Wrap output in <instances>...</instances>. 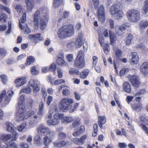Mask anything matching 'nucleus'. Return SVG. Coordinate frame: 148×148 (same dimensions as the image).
I'll use <instances>...</instances> for the list:
<instances>
[{
	"instance_id": "obj_1",
	"label": "nucleus",
	"mask_w": 148,
	"mask_h": 148,
	"mask_svg": "<svg viewBox=\"0 0 148 148\" xmlns=\"http://www.w3.org/2000/svg\"><path fill=\"white\" fill-rule=\"evenodd\" d=\"M74 32V27L72 25H65L60 28L57 34L60 38H63L72 36Z\"/></svg>"
},
{
	"instance_id": "obj_2",
	"label": "nucleus",
	"mask_w": 148,
	"mask_h": 148,
	"mask_svg": "<svg viewBox=\"0 0 148 148\" xmlns=\"http://www.w3.org/2000/svg\"><path fill=\"white\" fill-rule=\"evenodd\" d=\"M24 100V96L21 95L19 97L18 101V106L17 107L16 114V121H23L24 115L25 113L26 108L23 102Z\"/></svg>"
},
{
	"instance_id": "obj_3",
	"label": "nucleus",
	"mask_w": 148,
	"mask_h": 148,
	"mask_svg": "<svg viewBox=\"0 0 148 148\" xmlns=\"http://www.w3.org/2000/svg\"><path fill=\"white\" fill-rule=\"evenodd\" d=\"M123 5L121 3L118 2L111 6L110 12L112 16L116 19H120L123 15V13L122 10Z\"/></svg>"
},
{
	"instance_id": "obj_4",
	"label": "nucleus",
	"mask_w": 148,
	"mask_h": 148,
	"mask_svg": "<svg viewBox=\"0 0 148 148\" xmlns=\"http://www.w3.org/2000/svg\"><path fill=\"white\" fill-rule=\"evenodd\" d=\"M14 93L12 91H9L7 92L5 90L1 91L0 94V103L4 102L5 104H8Z\"/></svg>"
},
{
	"instance_id": "obj_5",
	"label": "nucleus",
	"mask_w": 148,
	"mask_h": 148,
	"mask_svg": "<svg viewBox=\"0 0 148 148\" xmlns=\"http://www.w3.org/2000/svg\"><path fill=\"white\" fill-rule=\"evenodd\" d=\"M74 103L73 99L69 98H62L60 102V109L63 111H66L70 109V105Z\"/></svg>"
},
{
	"instance_id": "obj_6",
	"label": "nucleus",
	"mask_w": 148,
	"mask_h": 148,
	"mask_svg": "<svg viewBox=\"0 0 148 148\" xmlns=\"http://www.w3.org/2000/svg\"><path fill=\"white\" fill-rule=\"evenodd\" d=\"M127 15L129 20L133 22L138 21L140 18L139 12L136 10H132L128 11Z\"/></svg>"
},
{
	"instance_id": "obj_7",
	"label": "nucleus",
	"mask_w": 148,
	"mask_h": 148,
	"mask_svg": "<svg viewBox=\"0 0 148 148\" xmlns=\"http://www.w3.org/2000/svg\"><path fill=\"white\" fill-rule=\"evenodd\" d=\"M55 111L56 113L54 114L53 118L51 119H49L47 121V124L48 125H56L58 123L59 119H61L62 117V114H59L58 113L57 109H55Z\"/></svg>"
},
{
	"instance_id": "obj_8",
	"label": "nucleus",
	"mask_w": 148,
	"mask_h": 148,
	"mask_svg": "<svg viewBox=\"0 0 148 148\" xmlns=\"http://www.w3.org/2000/svg\"><path fill=\"white\" fill-rule=\"evenodd\" d=\"M29 84L33 88L34 93H37L40 89V82L38 80L32 79L29 80Z\"/></svg>"
},
{
	"instance_id": "obj_9",
	"label": "nucleus",
	"mask_w": 148,
	"mask_h": 148,
	"mask_svg": "<svg viewBox=\"0 0 148 148\" xmlns=\"http://www.w3.org/2000/svg\"><path fill=\"white\" fill-rule=\"evenodd\" d=\"M98 18L99 21L101 22H104L105 21L106 18L105 17L104 7L101 5L98 8L97 12Z\"/></svg>"
},
{
	"instance_id": "obj_10",
	"label": "nucleus",
	"mask_w": 148,
	"mask_h": 148,
	"mask_svg": "<svg viewBox=\"0 0 148 148\" xmlns=\"http://www.w3.org/2000/svg\"><path fill=\"white\" fill-rule=\"evenodd\" d=\"M48 16L47 14H44L40 18V28L41 30H43L47 27L46 21L48 20Z\"/></svg>"
},
{
	"instance_id": "obj_11",
	"label": "nucleus",
	"mask_w": 148,
	"mask_h": 148,
	"mask_svg": "<svg viewBox=\"0 0 148 148\" xmlns=\"http://www.w3.org/2000/svg\"><path fill=\"white\" fill-rule=\"evenodd\" d=\"M140 120V127L142 129L144 130L145 133L147 134H148V128L147 126L142 124V123H145L148 125V120L146 118L143 116H141L139 118Z\"/></svg>"
},
{
	"instance_id": "obj_12",
	"label": "nucleus",
	"mask_w": 148,
	"mask_h": 148,
	"mask_svg": "<svg viewBox=\"0 0 148 148\" xmlns=\"http://www.w3.org/2000/svg\"><path fill=\"white\" fill-rule=\"evenodd\" d=\"M49 128L42 125H40L37 129L38 133L39 135L44 136L48 134Z\"/></svg>"
},
{
	"instance_id": "obj_13",
	"label": "nucleus",
	"mask_w": 148,
	"mask_h": 148,
	"mask_svg": "<svg viewBox=\"0 0 148 148\" xmlns=\"http://www.w3.org/2000/svg\"><path fill=\"white\" fill-rule=\"evenodd\" d=\"M41 34L38 33L35 35H29L28 38L30 39L33 40L36 43L39 42L44 39L43 37L41 36Z\"/></svg>"
},
{
	"instance_id": "obj_14",
	"label": "nucleus",
	"mask_w": 148,
	"mask_h": 148,
	"mask_svg": "<svg viewBox=\"0 0 148 148\" xmlns=\"http://www.w3.org/2000/svg\"><path fill=\"white\" fill-rule=\"evenodd\" d=\"M56 62L58 64L62 66H67L68 64L64 60V56L63 53H60L56 60Z\"/></svg>"
},
{
	"instance_id": "obj_15",
	"label": "nucleus",
	"mask_w": 148,
	"mask_h": 148,
	"mask_svg": "<svg viewBox=\"0 0 148 148\" xmlns=\"http://www.w3.org/2000/svg\"><path fill=\"white\" fill-rule=\"evenodd\" d=\"M130 81L133 86L135 87H137L140 83L139 77L136 75H134L130 77Z\"/></svg>"
},
{
	"instance_id": "obj_16",
	"label": "nucleus",
	"mask_w": 148,
	"mask_h": 148,
	"mask_svg": "<svg viewBox=\"0 0 148 148\" xmlns=\"http://www.w3.org/2000/svg\"><path fill=\"white\" fill-rule=\"evenodd\" d=\"M140 70L143 75H147L148 73V62H143L140 67Z\"/></svg>"
},
{
	"instance_id": "obj_17",
	"label": "nucleus",
	"mask_w": 148,
	"mask_h": 148,
	"mask_svg": "<svg viewBox=\"0 0 148 148\" xmlns=\"http://www.w3.org/2000/svg\"><path fill=\"white\" fill-rule=\"evenodd\" d=\"M40 15L39 11H36L34 15V25L36 29H38L39 26V22L38 20V18Z\"/></svg>"
},
{
	"instance_id": "obj_18",
	"label": "nucleus",
	"mask_w": 148,
	"mask_h": 148,
	"mask_svg": "<svg viewBox=\"0 0 148 148\" xmlns=\"http://www.w3.org/2000/svg\"><path fill=\"white\" fill-rule=\"evenodd\" d=\"M127 26L129 27V26H127L125 24H123L120 27H118V26L116 27L115 29L116 33L119 36L122 35L123 34V31L126 29L127 27Z\"/></svg>"
},
{
	"instance_id": "obj_19",
	"label": "nucleus",
	"mask_w": 148,
	"mask_h": 148,
	"mask_svg": "<svg viewBox=\"0 0 148 148\" xmlns=\"http://www.w3.org/2000/svg\"><path fill=\"white\" fill-rule=\"evenodd\" d=\"M74 66L75 67L77 68H83L84 66V64L82 62L81 60L78 58L77 55L74 61Z\"/></svg>"
},
{
	"instance_id": "obj_20",
	"label": "nucleus",
	"mask_w": 148,
	"mask_h": 148,
	"mask_svg": "<svg viewBox=\"0 0 148 148\" xmlns=\"http://www.w3.org/2000/svg\"><path fill=\"white\" fill-rule=\"evenodd\" d=\"M130 55L132 56L130 63L132 64H135L138 62L139 58L136 52H132Z\"/></svg>"
},
{
	"instance_id": "obj_21",
	"label": "nucleus",
	"mask_w": 148,
	"mask_h": 148,
	"mask_svg": "<svg viewBox=\"0 0 148 148\" xmlns=\"http://www.w3.org/2000/svg\"><path fill=\"white\" fill-rule=\"evenodd\" d=\"M19 26L20 29L22 30H23L25 34H29L31 32V30L27 26V24H24L23 25L21 24L20 22Z\"/></svg>"
},
{
	"instance_id": "obj_22",
	"label": "nucleus",
	"mask_w": 148,
	"mask_h": 148,
	"mask_svg": "<svg viewBox=\"0 0 148 148\" xmlns=\"http://www.w3.org/2000/svg\"><path fill=\"white\" fill-rule=\"evenodd\" d=\"M26 82V78L25 77L17 79L15 81V82L16 84V86L17 87H19V86L23 85L24 84H25Z\"/></svg>"
},
{
	"instance_id": "obj_23",
	"label": "nucleus",
	"mask_w": 148,
	"mask_h": 148,
	"mask_svg": "<svg viewBox=\"0 0 148 148\" xmlns=\"http://www.w3.org/2000/svg\"><path fill=\"white\" fill-rule=\"evenodd\" d=\"M5 125L7 131L9 132H12V134L13 130H15L16 129L15 126L10 122H8H8H6Z\"/></svg>"
},
{
	"instance_id": "obj_24",
	"label": "nucleus",
	"mask_w": 148,
	"mask_h": 148,
	"mask_svg": "<svg viewBox=\"0 0 148 148\" xmlns=\"http://www.w3.org/2000/svg\"><path fill=\"white\" fill-rule=\"evenodd\" d=\"M27 9L28 11H32L34 6V0H25Z\"/></svg>"
},
{
	"instance_id": "obj_25",
	"label": "nucleus",
	"mask_w": 148,
	"mask_h": 148,
	"mask_svg": "<svg viewBox=\"0 0 148 148\" xmlns=\"http://www.w3.org/2000/svg\"><path fill=\"white\" fill-rule=\"evenodd\" d=\"M63 116L62 118L61 119V121L63 123H69L71 122L73 120V118L71 116H67L64 117V115L62 114Z\"/></svg>"
},
{
	"instance_id": "obj_26",
	"label": "nucleus",
	"mask_w": 148,
	"mask_h": 148,
	"mask_svg": "<svg viewBox=\"0 0 148 148\" xmlns=\"http://www.w3.org/2000/svg\"><path fill=\"white\" fill-rule=\"evenodd\" d=\"M69 143V141L66 142L65 141H61L60 142H54L53 143V144L55 147L60 148L64 147L65 145H67Z\"/></svg>"
},
{
	"instance_id": "obj_27",
	"label": "nucleus",
	"mask_w": 148,
	"mask_h": 148,
	"mask_svg": "<svg viewBox=\"0 0 148 148\" xmlns=\"http://www.w3.org/2000/svg\"><path fill=\"white\" fill-rule=\"evenodd\" d=\"M84 53L82 50H80L78 51L77 55L82 62L85 66Z\"/></svg>"
},
{
	"instance_id": "obj_28",
	"label": "nucleus",
	"mask_w": 148,
	"mask_h": 148,
	"mask_svg": "<svg viewBox=\"0 0 148 148\" xmlns=\"http://www.w3.org/2000/svg\"><path fill=\"white\" fill-rule=\"evenodd\" d=\"M123 89L127 92H130L131 91V85L127 82H125L123 84Z\"/></svg>"
},
{
	"instance_id": "obj_29",
	"label": "nucleus",
	"mask_w": 148,
	"mask_h": 148,
	"mask_svg": "<svg viewBox=\"0 0 148 148\" xmlns=\"http://www.w3.org/2000/svg\"><path fill=\"white\" fill-rule=\"evenodd\" d=\"M148 11V0H146L144 2V5L142 8L143 14H146Z\"/></svg>"
},
{
	"instance_id": "obj_30",
	"label": "nucleus",
	"mask_w": 148,
	"mask_h": 148,
	"mask_svg": "<svg viewBox=\"0 0 148 148\" xmlns=\"http://www.w3.org/2000/svg\"><path fill=\"white\" fill-rule=\"evenodd\" d=\"M139 29L140 30L143 29L144 28H146L148 26V21L143 20L140 21L139 24Z\"/></svg>"
},
{
	"instance_id": "obj_31",
	"label": "nucleus",
	"mask_w": 148,
	"mask_h": 148,
	"mask_svg": "<svg viewBox=\"0 0 148 148\" xmlns=\"http://www.w3.org/2000/svg\"><path fill=\"white\" fill-rule=\"evenodd\" d=\"M133 39V36L131 34H129L127 36L125 40V44L126 45H130L132 42V41Z\"/></svg>"
},
{
	"instance_id": "obj_32",
	"label": "nucleus",
	"mask_w": 148,
	"mask_h": 148,
	"mask_svg": "<svg viewBox=\"0 0 148 148\" xmlns=\"http://www.w3.org/2000/svg\"><path fill=\"white\" fill-rule=\"evenodd\" d=\"M43 140L44 145L47 146L52 142L51 139V138H49V137L48 136H45L43 138Z\"/></svg>"
},
{
	"instance_id": "obj_33",
	"label": "nucleus",
	"mask_w": 148,
	"mask_h": 148,
	"mask_svg": "<svg viewBox=\"0 0 148 148\" xmlns=\"http://www.w3.org/2000/svg\"><path fill=\"white\" fill-rule=\"evenodd\" d=\"M34 113V112L33 111H29L26 112L25 111V113L24 115L23 120L24 121L25 119L29 118L31 115H33Z\"/></svg>"
},
{
	"instance_id": "obj_34",
	"label": "nucleus",
	"mask_w": 148,
	"mask_h": 148,
	"mask_svg": "<svg viewBox=\"0 0 148 148\" xmlns=\"http://www.w3.org/2000/svg\"><path fill=\"white\" fill-rule=\"evenodd\" d=\"M89 73V71L88 70H84L80 73V77L82 79H85L86 78Z\"/></svg>"
},
{
	"instance_id": "obj_35",
	"label": "nucleus",
	"mask_w": 148,
	"mask_h": 148,
	"mask_svg": "<svg viewBox=\"0 0 148 148\" xmlns=\"http://www.w3.org/2000/svg\"><path fill=\"white\" fill-rule=\"evenodd\" d=\"M38 117V116L37 115H34V116L29 123L30 125L32 126L36 124L37 122Z\"/></svg>"
},
{
	"instance_id": "obj_36",
	"label": "nucleus",
	"mask_w": 148,
	"mask_h": 148,
	"mask_svg": "<svg viewBox=\"0 0 148 148\" xmlns=\"http://www.w3.org/2000/svg\"><path fill=\"white\" fill-rule=\"evenodd\" d=\"M44 104L42 102H40L39 104L38 114L42 115L43 114Z\"/></svg>"
},
{
	"instance_id": "obj_37",
	"label": "nucleus",
	"mask_w": 148,
	"mask_h": 148,
	"mask_svg": "<svg viewBox=\"0 0 148 148\" xmlns=\"http://www.w3.org/2000/svg\"><path fill=\"white\" fill-rule=\"evenodd\" d=\"M35 59L32 56H29L27 58V60L25 64L26 65H29L31 64L32 63L34 62Z\"/></svg>"
},
{
	"instance_id": "obj_38",
	"label": "nucleus",
	"mask_w": 148,
	"mask_h": 148,
	"mask_svg": "<svg viewBox=\"0 0 148 148\" xmlns=\"http://www.w3.org/2000/svg\"><path fill=\"white\" fill-rule=\"evenodd\" d=\"M32 89L29 86H28L24 89H22L20 90V93L25 92V93H29L32 92Z\"/></svg>"
},
{
	"instance_id": "obj_39",
	"label": "nucleus",
	"mask_w": 148,
	"mask_h": 148,
	"mask_svg": "<svg viewBox=\"0 0 148 148\" xmlns=\"http://www.w3.org/2000/svg\"><path fill=\"white\" fill-rule=\"evenodd\" d=\"M109 36L110 39V40L111 44L113 45L114 42L115 35L114 33L111 32V31H109Z\"/></svg>"
},
{
	"instance_id": "obj_40",
	"label": "nucleus",
	"mask_w": 148,
	"mask_h": 148,
	"mask_svg": "<svg viewBox=\"0 0 148 148\" xmlns=\"http://www.w3.org/2000/svg\"><path fill=\"white\" fill-rule=\"evenodd\" d=\"M69 72L70 75H72V74L78 75L79 74V71L77 69L74 68H70L69 71Z\"/></svg>"
},
{
	"instance_id": "obj_41",
	"label": "nucleus",
	"mask_w": 148,
	"mask_h": 148,
	"mask_svg": "<svg viewBox=\"0 0 148 148\" xmlns=\"http://www.w3.org/2000/svg\"><path fill=\"white\" fill-rule=\"evenodd\" d=\"M12 135L10 134H3L1 136V138L4 141H6L8 140H9L11 138Z\"/></svg>"
},
{
	"instance_id": "obj_42",
	"label": "nucleus",
	"mask_w": 148,
	"mask_h": 148,
	"mask_svg": "<svg viewBox=\"0 0 148 148\" xmlns=\"http://www.w3.org/2000/svg\"><path fill=\"white\" fill-rule=\"evenodd\" d=\"M63 0H54L53 5L55 8H58L61 4Z\"/></svg>"
},
{
	"instance_id": "obj_43",
	"label": "nucleus",
	"mask_w": 148,
	"mask_h": 148,
	"mask_svg": "<svg viewBox=\"0 0 148 148\" xmlns=\"http://www.w3.org/2000/svg\"><path fill=\"white\" fill-rule=\"evenodd\" d=\"M82 45V42L79 40L78 37H77L76 39L75 42V46L76 48H79Z\"/></svg>"
},
{
	"instance_id": "obj_44",
	"label": "nucleus",
	"mask_w": 148,
	"mask_h": 148,
	"mask_svg": "<svg viewBox=\"0 0 148 148\" xmlns=\"http://www.w3.org/2000/svg\"><path fill=\"white\" fill-rule=\"evenodd\" d=\"M0 9L1 10H5L8 14H10L11 13V11L8 7L3 5H1V4H0Z\"/></svg>"
},
{
	"instance_id": "obj_45",
	"label": "nucleus",
	"mask_w": 148,
	"mask_h": 148,
	"mask_svg": "<svg viewBox=\"0 0 148 148\" xmlns=\"http://www.w3.org/2000/svg\"><path fill=\"white\" fill-rule=\"evenodd\" d=\"M8 16L5 14H2L0 16V21L2 23H4L6 21Z\"/></svg>"
},
{
	"instance_id": "obj_46",
	"label": "nucleus",
	"mask_w": 148,
	"mask_h": 148,
	"mask_svg": "<svg viewBox=\"0 0 148 148\" xmlns=\"http://www.w3.org/2000/svg\"><path fill=\"white\" fill-rule=\"evenodd\" d=\"M98 121L100 122L103 125H104L106 122V119L105 116H98Z\"/></svg>"
},
{
	"instance_id": "obj_47",
	"label": "nucleus",
	"mask_w": 148,
	"mask_h": 148,
	"mask_svg": "<svg viewBox=\"0 0 148 148\" xmlns=\"http://www.w3.org/2000/svg\"><path fill=\"white\" fill-rule=\"evenodd\" d=\"M26 125L25 123H23L17 127V130L19 132H21L25 129Z\"/></svg>"
},
{
	"instance_id": "obj_48",
	"label": "nucleus",
	"mask_w": 148,
	"mask_h": 148,
	"mask_svg": "<svg viewBox=\"0 0 148 148\" xmlns=\"http://www.w3.org/2000/svg\"><path fill=\"white\" fill-rule=\"evenodd\" d=\"M132 108L136 111H140L142 108V106L139 104H135L134 106H132Z\"/></svg>"
},
{
	"instance_id": "obj_49",
	"label": "nucleus",
	"mask_w": 148,
	"mask_h": 148,
	"mask_svg": "<svg viewBox=\"0 0 148 148\" xmlns=\"http://www.w3.org/2000/svg\"><path fill=\"white\" fill-rule=\"evenodd\" d=\"M66 87V88L63 89L62 91V94L63 95L67 96V95H69L70 93V92L69 89V87Z\"/></svg>"
},
{
	"instance_id": "obj_50",
	"label": "nucleus",
	"mask_w": 148,
	"mask_h": 148,
	"mask_svg": "<svg viewBox=\"0 0 148 148\" xmlns=\"http://www.w3.org/2000/svg\"><path fill=\"white\" fill-rule=\"evenodd\" d=\"M34 140L36 142V143L38 145H40L41 143L40 142L41 138L39 135H36L34 138Z\"/></svg>"
},
{
	"instance_id": "obj_51",
	"label": "nucleus",
	"mask_w": 148,
	"mask_h": 148,
	"mask_svg": "<svg viewBox=\"0 0 148 148\" xmlns=\"http://www.w3.org/2000/svg\"><path fill=\"white\" fill-rule=\"evenodd\" d=\"M0 77L1 79V81L3 84H6L8 81L7 76L5 75H0Z\"/></svg>"
},
{
	"instance_id": "obj_52",
	"label": "nucleus",
	"mask_w": 148,
	"mask_h": 148,
	"mask_svg": "<svg viewBox=\"0 0 148 148\" xmlns=\"http://www.w3.org/2000/svg\"><path fill=\"white\" fill-rule=\"evenodd\" d=\"M66 58L68 62H72L74 59L73 57V54H68L66 56Z\"/></svg>"
},
{
	"instance_id": "obj_53",
	"label": "nucleus",
	"mask_w": 148,
	"mask_h": 148,
	"mask_svg": "<svg viewBox=\"0 0 148 148\" xmlns=\"http://www.w3.org/2000/svg\"><path fill=\"white\" fill-rule=\"evenodd\" d=\"M49 132L48 133V134H49V138H51L52 141V138L54 137L55 136L56 134V132L53 131H50L49 129Z\"/></svg>"
},
{
	"instance_id": "obj_54",
	"label": "nucleus",
	"mask_w": 148,
	"mask_h": 148,
	"mask_svg": "<svg viewBox=\"0 0 148 148\" xmlns=\"http://www.w3.org/2000/svg\"><path fill=\"white\" fill-rule=\"evenodd\" d=\"M16 129L15 130H16ZM12 134L13 135V137L12 139V140L13 141H15L18 138L19 135L18 133H16L15 131V130H14L12 132Z\"/></svg>"
},
{
	"instance_id": "obj_55",
	"label": "nucleus",
	"mask_w": 148,
	"mask_h": 148,
	"mask_svg": "<svg viewBox=\"0 0 148 148\" xmlns=\"http://www.w3.org/2000/svg\"><path fill=\"white\" fill-rule=\"evenodd\" d=\"M110 50V47L108 44H106L103 47V50L106 54H107L108 53Z\"/></svg>"
},
{
	"instance_id": "obj_56",
	"label": "nucleus",
	"mask_w": 148,
	"mask_h": 148,
	"mask_svg": "<svg viewBox=\"0 0 148 148\" xmlns=\"http://www.w3.org/2000/svg\"><path fill=\"white\" fill-rule=\"evenodd\" d=\"M66 137V134L64 132H60L58 134V138L59 139H63Z\"/></svg>"
},
{
	"instance_id": "obj_57",
	"label": "nucleus",
	"mask_w": 148,
	"mask_h": 148,
	"mask_svg": "<svg viewBox=\"0 0 148 148\" xmlns=\"http://www.w3.org/2000/svg\"><path fill=\"white\" fill-rule=\"evenodd\" d=\"M80 125V120L78 119V120H75L72 123V127H77V126L79 125Z\"/></svg>"
},
{
	"instance_id": "obj_58",
	"label": "nucleus",
	"mask_w": 148,
	"mask_h": 148,
	"mask_svg": "<svg viewBox=\"0 0 148 148\" xmlns=\"http://www.w3.org/2000/svg\"><path fill=\"white\" fill-rule=\"evenodd\" d=\"M92 68L93 67H95L96 66V64L98 62V58L96 56H94L92 57Z\"/></svg>"
},
{
	"instance_id": "obj_59",
	"label": "nucleus",
	"mask_w": 148,
	"mask_h": 148,
	"mask_svg": "<svg viewBox=\"0 0 148 148\" xmlns=\"http://www.w3.org/2000/svg\"><path fill=\"white\" fill-rule=\"evenodd\" d=\"M38 70L37 69L36 66H33L32 67L31 69V73L32 75H37V74H38Z\"/></svg>"
},
{
	"instance_id": "obj_60",
	"label": "nucleus",
	"mask_w": 148,
	"mask_h": 148,
	"mask_svg": "<svg viewBox=\"0 0 148 148\" xmlns=\"http://www.w3.org/2000/svg\"><path fill=\"white\" fill-rule=\"evenodd\" d=\"M99 41L101 45H103L104 43V38L102 34H99Z\"/></svg>"
},
{
	"instance_id": "obj_61",
	"label": "nucleus",
	"mask_w": 148,
	"mask_h": 148,
	"mask_svg": "<svg viewBox=\"0 0 148 148\" xmlns=\"http://www.w3.org/2000/svg\"><path fill=\"white\" fill-rule=\"evenodd\" d=\"M73 141L76 144L78 145H81L80 138H74L73 139Z\"/></svg>"
},
{
	"instance_id": "obj_62",
	"label": "nucleus",
	"mask_w": 148,
	"mask_h": 148,
	"mask_svg": "<svg viewBox=\"0 0 148 148\" xmlns=\"http://www.w3.org/2000/svg\"><path fill=\"white\" fill-rule=\"evenodd\" d=\"M74 46H75V42H74L71 41V42L67 43L66 44L67 47L70 49H72Z\"/></svg>"
},
{
	"instance_id": "obj_63",
	"label": "nucleus",
	"mask_w": 148,
	"mask_h": 148,
	"mask_svg": "<svg viewBox=\"0 0 148 148\" xmlns=\"http://www.w3.org/2000/svg\"><path fill=\"white\" fill-rule=\"evenodd\" d=\"M56 69V63H53L51 64L49 67V71H55Z\"/></svg>"
},
{
	"instance_id": "obj_64",
	"label": "nucleus",
	"mask_w": 148,
	"mask_h": 148,
	"mask_svg": "<svg viewBox=\"0 0 148 148\" xmlns=\"http://www.w3.org/2000/svg\"><path fill=\"white\" fill-rule=\"evenodd\" d=\"M21 148H29V146L28 143H26L25 142L21 143L20 145Z\"/></svg>"
}]
</instances>
